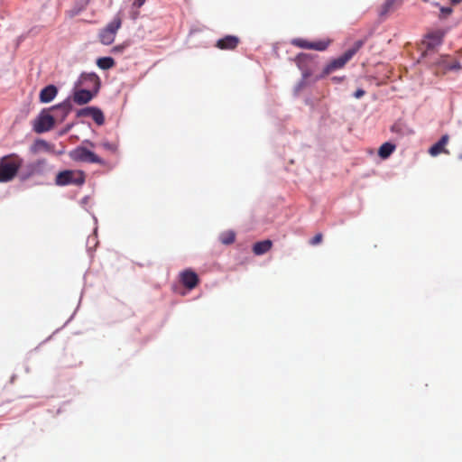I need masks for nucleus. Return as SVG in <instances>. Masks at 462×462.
Masks as SVG:
<instances>
[{"mask_svg": "<svg viewBox=\"0 0 462 462\" xmlns=\"http://www.w3.org/2000/svg\"><path fill=\"white\" fill-rule=\"evenodd\" d=\"M364 44L363 41H357L354 43V45L346 51L341 56L337 59L332 60L327 66L323 69L322 73L319 76H317L315 80L321 79L333 71L337 69H340L344 68V66L354 57V55L362 48Z\"/></svg>", "mask_w": 462, "mask_h": 462, "instance_id": "1", "label": "nucleus"}, {"mask_svg": "<svg viewBox=\"0 0 462 462\" xmlns=\"http://www.w3.org/2000/svg\"><path fill=\"white\" fill-rule=\"evenodd\" d=\"M23 160L12 153L0 159V182L11 181L21 168Z\"/></svg>", "mask_w": 462, "mask_h": 462, "instance_id": "2", "label": "nucleus"}, {"mask_svg": "<svg viewBox=\"0 0 462 462\" xmlns=\"http://www.w3.org/2000/svg\"><path fill=\"white\" fill-rule=\"evenodd\" d=\"M85 80L89 81L94 87L95 91L92 92L87 89H79L75 91L73 100L78 105H85L92 100L94 96L97 93L100 87V79L95 73H90L83 76Z\"/></svg>", "mask_w": 462, "mask_h": 462, "instance_id": "3", "label": "nucleus"}, {"mask_svg": "<svg viewBox=\"0 0 462 462\" xmlns=\"http://www.w3.org/2000/svg\"><path fill=\"white\" fill-rule=\"evenodd\" d=\"M85 172L79 170H65L60 171L55 178L57 186L76 185L81 186L85 183Z\"/></svg>", "mask_w": 462, "mask_h": 462, "instance_id": "4", "label": "nucleus"}, {"mask_svg": "<svg viewBox=\"0 0 462 462\" xmlns=\"http://www.w3.org/2000/svg\"><path fill=\"white\" fill-rule=\"evenodd\" d=\"M122 18L117 14L99 33L98 38L104 45H110L115 42L117 31L121 28Z\"/></svg>", "mask_w": 462, "mask_h": 462, "instance_id": "5", "label": "nucleus"}, {"mask_svg": "<svg viewBox=\"0 0 462 462\" xmlns=\"http://www.w3.org/2000/svg\"><path fill=\"white\" fill-rule=\"evenodd\" d=\"M69 158L74 162L103 164L104 161L93 152L83 146H78L69 152Z\"/></svg>", "mask_w": 462, "mask_h": 462, "instance_id": "6", "label": "nucleus"}, {"mask_svg": "<svg viewBox=\"0 0 462 462\" xmlns=\"http://www.w3.org/2000/svg\"><path fill=\"white\" fill-rule=\"evenodd\" d=\"M55 124L53 116L46 113L44 110L39 115L33 123V130L38 133H45L50 131Z\"/></svg>", "mask_w": 462, "mask_h": 462, "instance_id": "7", "label": "nucleus"}, {"mask_svg": "<svg viewBox=\"0 0 462 462\" xmlns=\"http://www.w3.org/2000/svg\"><path fill=\"white\" fill-rule=\"evenodd\" d=\"M444 35H445L444 31L436 30V31L429 32L425 36V38L423 40V44L426 47V51L423 53V55L425 57L428 56L430 51H432L437 46H439L442 43Z\"/></svg>", "mask_w": 462, "mask_h": 462, "instance_id": "8", "label": "nucleus"}, {"mask_svg": "<svg viewBox=\"0 0 462 462\" xmlns=\"http://www.w3.org/2000/svg\"><path fill=\"white\" fill-rule=\"evenodd\" d=\"M291 43L294 46H297V47H300L302 49L316 50V51H322L328 48L329 42H327V41L309 42L305 39L297 38V39H293L291 41Z\"/></svg>", "mask_w": 462, "mask_h": 462, "instance_id": "9", "label": "nucleus"}, {"mask_svg": "<svg viewBox=\"0 0 462 462\" xmlns=\"http://www.w3.org/2000/svg\"><path fill=\"white\" fill-rule=\"evenodd\" d=\"M77 116L79 117L91 116L95 123L98 125H102L105 123L104 114L97 107L88 106L82 108L78 111Z\"/></svg>", "mask_w": 462, "mask_h": 462, "instance_id": "10", "label": "nucleus"}, {"mask_svg": "<svg viewBox=\"0 0 462 462\" xmlns=\"http://www.w3.org/2000/svg\"><path fill=\"white\" fill-rule=\"evenodd\" d=\"M180 280L189 290L194 289L199 282L198 274L190 269L181 272L180 274Z\"/></svg>", "mask_w": 462, "mask_h": 462, "instance_id": "11", "label": "nucleus"}, {"mask_svg": "<svg viewBox=\"0 0 462 462\" xmlns=\"http://www.w3.org/2000/svg\"><path fill=\"white\" fill-rule=\"evenodd\" d=\"M239 42L240 40L238 37L226 35L217 42L216 47L220 50L233 51L238 46Z\"/></svg>", "mask_w": 462, "mask_h": 462, "instance_id": "12", "label": "nucleus"}, {"mask_svg": "<svg viewBox=\"0 0 462 462\" xmlns=\"http://www.w3.org/2000/svg\"><path fill=\"white\" fill-rule=\"evenodd\" d=\"M448 139H449V137L448 134L442 135L441 138L430 148L429 153L431 156H437V155L440 154L441 152H444L447 154L449 153V152L445 148V146L447 145V143L448 142Z\"/></svg>", "mask_w": 462, "mask_h": 462, "instance_id": "13", "label": "nucleus"}, {"mask_svg": "<svg viewBox=\"0 0 462 462\" xmlns=\"http://www.w3.org/2000/svg\"><path fill=\"white\" fill-rule=\"evenodd\" d=\"M58 94V88L54 85H48L43 88L39 95V99L41 103H50L51 102Z\"/></svg>", "mask_w": 462, "mask_h": 462, "instance_id": "14", "label": "nucleus"}, {"mask_svg": "<svg viewBox=\"0 0 462 462\" xmlns=\"http://www.w3.org/2000/svg\"><path fill=\"white\" fill-rule=\"evenodd\" d=\"M310 60V55L300 53L296 57V62L300 69L302 71V76L307 79L310 76V69L307 68L308 61Z\"/></svg>", "mask_w": 462, "mask_h": 462, "instance_id": "15", "label": "nucleus"}, {"mask_svg": "<svg viewBox=\"0 0 462 462\" xmlns=\"http://www.w3.org/2000/svg\"><path fill=\"white\" fill-rule=\"evenodd\" d=\"M394 150H395L394 144H393L391 143H384L380 146V148L378 150V155L382 159H386L393 152Z\"/></svg>", "mask_w": 462, "mask_h": 462, "instance_id": "16", "label": "nucleus"}, {"mask_svg": "<svg viewBox=\"0 0 462 462\" xmlns=\"http://www.w3.org/2000/svg\"><path fill=\"white\" fill-rule=\"evenodd\" d=\"M97 65L101 69H109L116 65V61L111 57H102L97 60Z\"/></svg>", "mask_w": 462, "mask_h": 462, "instance_id": "17", "label": "nucleus"}, {"mask_svg": "<svg viewBox=\"0 0 462 462\" xmlns=\"http://www.w3.org/2000/svg\"><path fill=\"white\" fill-rule=\"evenodd\" d=\"M236 234L232 230H227L219 235V240L223 245H231L235 242Z\"/></svg>", "mask_w": 462, "mask_h": 462, "instance_id": "18", "label": "nucleus"}, {"mask_svg": "<svg viewBox=\"0 0 462 462\" xmlns=\"http://www.w3.org/2000/svg\"><path fill=\"white\" fill-rule=\"evenodd\" d=\"M397 0H385L381 7L380 15H385L393 11L396 5Z\"/></svg>", "mask_w": 462, "mask_h": 462, "instance_id": "19", "label": "nucleus"}, {"mask_svg": "<svg viewBox=\"0 0 462 462\" xmlns=\"http://www.w3.org/2000/svg\"><path fill=\"white\" fill-rule=\"evenodd\" d=\"M51 109L53 110H61L63 115H62V119H64L68 114L69 113L70 109H71V105L69 101H65L63 103H60L57 106H54L51 107Z\"/></svg>", "mask_w": 462, "mask_h": 462, "instance_id": "20", "label": "nucleus"}, {"mask_svg": "<svg viewBox=\"0 0 462 462\" xmlns=\"http://www.w3.org/2000/svg\"><path fill=\"white\" fill-rule=\"evenodd\" d=\"M46 163V161L45 160H39L37 162H34L32 163H31L28 168L30 170V172L28 174L29 175H32V174H34L36 172H39L42 168L43 166L45 165Z\"/></svg>", "mask_w": 462, "mask_h": 462, "instance_id": "21", "label": "nucleus"}, {"mask_svg": "<svg viewBox=\"0 0 462 462\" xmlns=\"http://www.w3.org/2000/svg\"><path fill=\"white\" fill-rule=\"evenodd\" d=\"M449 62L448 61V58L446 56H439L432 64H435L438 67L443 68V72L445 73L447 70V65Z\"/></svg>", "mask_w": 462, "mask_h": 462, "instance_id": "22", "label": "nucleus"}, {"mask_svg": "<svg viewBox=\"0 0 462 462\" xmlns=\"http://www.w3.org/2000/svg\"><path fill=\"white\" fill-rule=\"evenodd\" d=\"M462 66L459 61L454 60L447 65V70H460Z\"/></svg>", "mask_w": 462, "mask_h": 462, "instance_id": "23", "label": "nucleus"}, {"mask_svg": "<svg viewBox=\"0 0 462 462\" xmlns=\"http://www.w3.org/2000/svg\"><path fill=\"white\" fill-rule=\"evenodd\" d=\"M272 241L269 239L262 241V254L269 251L272 247Z\"/></svg>", "mask_w": 462, "mask_h": 462, "instance_id": "24", "label": "nucleus"}, {"mask_svg": "<svg viewBox=\"0 0 462 462\" xmlns=\"http://www.w3.org/2000/svg\"><path fill=\"white\" fill-rule=\"evenodd\" d=\"M391 131L393 133L403 134L402 125L399 122L393 124L391 127Z\"/></svg>", "mask_w": 462, "mask_h": 462, "instance_id": "25", "label": "nucleus"}, {"mask_svg": "<svg viewBox=\"0 0 462 462\" xmlns=\"http://www.w3.org/2000/svg\"><path fill=\"white\" fill-rule=\"evenodd\" d=\"M322 239H323L322 234L319 233L310 241V244L311 245H317L322 242Z\"/></svg>", "mask_w": 462, "mask_h": 462, "instance_id": "26", "label": "nucleus"}, {"mask_svg": "<svg viewBox=\"0 0 462 462\" xmlns=\"http://www.w3.org/2000/svg\"><path fill=\"white\" fill-rule=\"evenodd\" d=\"M105 149L108 150V151H111V152H116V149H117V146L116 143H109V142H104L102 143L101 144Z\"/></svg>", "mask_w": 462, "mask_h": 462, "instance_id": "27", "label": "nucleus"}, {"mask_svg": "<svg viewBox=\"0 0 462 462\" xmlns=\"http://www.w3.org/2000/svg\"><path fill=\"white\" fill-rule=\"evenodd\" d=\"M35 145L40 148L46 149V150H48L50 148L49 143L44 140H37L35 143Z\"/></svg>", "mask_w": 462, "mask_h": 462, "instance_id": "28", "label": "nucleus"}, {"mask_svg": "<svg viewBox=\"0 0 462 462\" xmlns=\"http://www.w3.org/2000/svg\"><path fill=\"white\" fill-rule=\"evenodd\" d=\"M125 48V44H120V45H116L115 47H113V49L111 50V51L113 53H119V52H123Z\"/></svg>", "mask_w": 462, "mask_h": 462, "instance_id": "29", "label": "nucleus"}, {"mask_svg": "<svg viewBox=\"0 0 462 462\" xmlns=\"http://www.w3.org/2000/svg\"><path fill=\"white\" fill-rule=\"evenodd\" d=\"M452 8L451 7H441L440 8V12L441 14L444 15V16H448L451 13H452Z\"/></svg>", "mask_w": 462, "mask_h": 462, "instance_id": "30", "label": "nucleus"}, {"mask_svg": "<svg viewBox=\"0 0 462 462\" xmlns=\"http://www.w3.org/2000/svg\"><path fill=\"white\" fill-rule=\"evenodd\" d=\"M365 90L358 88L355 93L354 97L357 99L361 98L363 96H365Z\"/></svg>", "mask_w": 462, "mask_h": 462, "instance_id": "31", "label": "nucleus"}, {"mask_svg": "<svg viewBox=\"0 0 462 462\" xmlns=\"http://www.w3.org/2000/svg\"><path fill=\"white\" fill-rule=\"evenodd\" d=\"M253 251L256 255H260V242H256L253 246Z\"/></svg>", "mask_w": 462, "mask_h": 462, "instance_id": "32", "label": "nucleus"}, {"mask_svg": "<svg viewBox=\"0 0 462 462\" xmlns=\"http://www.w3.org/2000/svg\"><path fill=\"white\" fill-rule=\"evenodd\" d=\"M144 3H145V0H134L133 6L136 7V8H140L141 6L143 5Z\"/></svg>", "mask_w": 462, "mask_h": 462, "instance_id": "33", "label": "nucleus"}, {"mask_svg": "<svg viewBox=\"0 0 462 462\" xmlns=\"http://www.w3.org/2000/svg\"><path fill=\"white\" fill-rule=\"evenodd\" d=\"M344 79V77L338 78V77H333L331 80L335 83H340Z\"/></svg>", "mask_w": 462, "mask_h": 462, "instance_id": "34", "label": "nucleus"}, {"mask_svg": "<svg viewBox=\"0 0 462 462\" xmlns=\"http://www.w3.org/2000/svg\"><path fill=\"white\" fill-rule=\"evenodd\" d=\"M452 5H458L462 2V0H449Z\"/></svg>", "mask_w": 462, "mask_h": 462, "instance_id": "35", "label": "nucleus"}]
</instances>
